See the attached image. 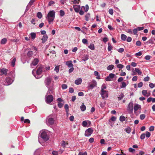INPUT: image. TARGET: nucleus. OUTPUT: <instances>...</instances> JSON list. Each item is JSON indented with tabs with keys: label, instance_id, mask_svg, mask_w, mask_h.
<instances>
[{
	"label": "nucleus",
	"instance_id": "52",
	"mask_svg": "<svg viewBox=\"0 0 155 155\" xmlns=\"http://www.w3.org/2000/svg\"><path fill=\"white\" fill-rule=\"evenodd\" d=\"M87 123L86 121H84L82 122V125L84 127H86L87 126Z\"/></svg>",
	"mask_w": 155,
	"mask_h": 155
},
{
	"label": "nucleus",
	"instance_id": "46",
	"mask_svg": "<svg viewBox=\"0 0 155 155\" xmlns=\"http://www.w3.org/2000/svg\"><path fill=\"white\" fill-rule=\"evenodd\" d=\"M147 44H154V41L152 39H150L149 41L146 42Z\"/></svg>",
	"mask_w": 155,
	"mask_h": 155
},
{
	"label": "nucleus",
	"instance_id": "32",
	"mask_svg": "<svg viewBox=\"0 0 155 155\" xmlns=\"http://www.w3.org/2000/svg\"><path fill=\"white\" fill-rule=\"evenodd\" d=\"M88 48L92 50H94L95 49L94 45L93 44H91L89 45L88 46Z\"/></svg>",
	"mask_w": 155,
	"mask_h": 155
},
{
	"label": "nucleus",
	"instance_id": "43",
	"mask_svg": "<svg viewBox=\"0 0 155 155\" xmlns=\"http://www.w3.org/2000/svg\"><path fill=\"white\" fill-rule=\"evenodd\" d=\"M88 59V56L87 55H84V57H83L82 60L85 61L87 60Z\"/></svg>",
	"mask_w": 155,
	"mask_h": 155
},
{
	"label": "nucleus",
	"instance_id": "34",
	"mask_svg": "<svg viewBox=\"0 0 155 155\" xmlns=\"http://www.w3.org/2000/svg\"><path fill=\"white\" fill-rule=\"evenodd\" d=\"M90 17V15L89 13H88L85 16V20L87 21L89 20V19Z\"/></svg>",
	"mask_w": 155,
	"mask_h": 155
},
{
	"label": "nucleus",
	"instance_id": "6",
	"mask_svg": "<svg viewBox=\"0 0 155 155\" xmlns=\"http://www.w3.org/2000/svg\"><path fill=\"white\" fill-rule=\"evenodd\" d=\"M54 122V118L51 117L50 116H48L46 119V123L48 125L53 124Z\"/></svg>",
	"mask_w": 155,
	"mask_h": 155
},
{
	"label": "nucleus",
	"instance_id": "24",
	"mask_svg": "<svg viewBox=\"0 0 155 155\" xmlns=\"http://www.w3.org/2000/svg\"><path fill=\"white\" fill-rule=\"evenodd\" d=\"M142 94L144 96H149V94H148L147 90H143L142 91Z\"/></svg>",
	"mask_w": 155,
	"mask_h": 155
},
{
	"label": "nucleus",
	"instance_id": "56",
	"mask_svg": "<svg viewBox=\"0 0 155 155\" xmlns=\"http://www.w3.org/2000/svg\"><path fill=\"white\" fill-rule=\"evenodd\" d=\"M124 51V49L123 48H120L118 50V51L120 53H122Z\"/></svg>",
	"mask_w": 155,
	"mask_h": 155
},
{
	"label": "nucleus",
	"instance_id": "62",
	"mask_svg": "<svg viewBox=\"0 0 155 155\" xmlns=\"http://www.w3.org/2000/svg\"><path fill=\"white\" fill-rule=\"evenodd\" d=\"M74 70V68L71 67L69 70L68 72L69 73H71Z\"/></svg>",
	"mask_w": 155,
	"mask_h": 155
},
{
	"label": "nucleus",
	"instance_id": "45",
	"mask_svg": "<svg viewBox=\"0 0 155 155\" xmlns=\"http://www.w3.org/2000/svg\"><path fill=\"white\" fill-rule=\"evenodd\" d=\"M146 115L145 114H141L140 115V118L141 120H143L145 118Z\"/></svg>",
	"mask_w": 155,
	"mask_h": 155
},
{
	"label": "nucleus",
	"instance_id": "25",
	"mask_svg": "<svg viewBox=\"0 0 155 155\" xmlns=\"http://www.w3.org/2000/svg\"><path fill=\"white\" fill-rule=\"evenodd\" d=\"M127 38V37L126 35L124 34H122L121 35V39L123 41H125L126 38Z\"/></svg>",
	"mask_w": 155,
	"mask_h": 155
},
{
	"label": "nucleus",
	"instance_id": "21",
	"mask_svg": "<svg viewBox=\"0 0 155 155\" xmlns=\"http://www.w3.org/2000/svg\"><path fill=\"white\" fill-rule=\"evenodd\" d=\"M81 9L84 10L86 12H87L89 9V6L87 5H85V7L82 6Z\"/></svg>",
	"mask_w": 155,
	"mask_h": 155
},
{
	"label": "nucleus",
	"instance_id": "63",
	"mask_svg": "<svg viewBox=\"0 0 155 155\" xmlns=\"http://www.w3.org/2000/svg\"><path fill=\"white\" fill-rule=\"evenodd\" d=\"M123 77H120L117 80V81L118 82H120L122 81L123 80Z\"/></svg>",
	"mask_w": 155,
	"mask_h": 155
},
{
	"label": "nucleus",
	"instance_id": "64",
	"mask_svg": "<svg viewBox=\"0 0 155 155\" xmlns=\"http://www.w3.org/2000/svg\"><path fill=\"white\" fill-rule=\"evenodd\" d=\"M78 155H87V153L86 152L83 153V152H80L79 153Z\"/></svg>",
	"mask_w": 155,
	"mask_h": 155
},
{
	"label": "nucleus",
	"instance_id": "35",
	"mask_svg": "<svg viewBox=\"0 0 155 155\" xmlns=\"http://www.w3.org/2000/svg\"><path fill=\"white\" fill-rule=\"evenodd\" d=\"M33 54V52L32 51H29L27 54V55L29 57H32Z\"/></svg>",
	"mask_w": 155,
	"mask_h": 155
},
{
	"label": "nucleus",
	"instance_id": "8",
	"mask_svg": "<svg viewBox=\"0 0 155 155\" xmlns=\"http://www.w3.org/2000/svg\"><path fill=\"white\" fill-rule=\"evenodd\" d=\"M45 101L47 104H50L53 101V97L52 95L45 96Z\"/></svg>",
	"mask_w": 155,
	"mask_h": 155
},
{
	"label": "nucleus",
	"instance_id": "14",
	"mask_svg": "<svg viewBox=\"0 0 155 155\" xmlns=\"http://www.w3.org/2000/svg\"><path fill=\"white\" fill-rule=\"evenodd\" d=\"M73 8L75 12H78L80 10V6L79 5H73Z\"/></svg>",
	"mask_w": 155,
	"mask_h": 155
},
{
	"label": "nucleus",
	"instance_id": "27",
	"mask_svg": "<svg viewBox=\"0 0 155 155\" xmlns=\"http://www.w3.org/2000/svg\"><path fill=\"white\" fill-rule=\"evenodd\" d=\"M16 61V58H14L11 61V65L12 67H14Z\"/></svg>",
	"mask_w": 155,
	"mask_h": 155
},
{
	"label": "nucleus",
	"instance_id": "57",
	"mask_svg": "<svg viewBox=\"0 0 155 155\" xmlns=\"http://www.w3.org/2000/svg\"><path fill=\"white\" fill-rule=\"evenodd\" d=\"M35 0H31L29 3L28 5H30V7L33 4V2L35 1Z\"/></svg>",
	"mask_w": 155,
	"mask_h": 155
},
{
	"label": "nucleus",
	"instance_id": "59",
	"mask_svg": "<svg viewBox=\"0 0 155 155\" xmlns=\"http://www.w3.org/2000/svg\"><path fill=\"white\" fill-rule=\"evenodd\" d=\"M136 28H137L138 31H140L143 30L144 29V27H137Z\"/></svg>",
	"mask_w": 155,
	"mask_h": 155
},
{
	"label": "nucleus",
	"instance_id": "29",
	"mask_svg": "<svg viewBox=\"0 0 155 155\" xmlns=\"http://www.w3.org/2000/svg\"><path fill=\"white\" fill-rule=\"evenodd\" d=\"M114 65H112V64H111V65H109V66H108L107 67V69L108 70H110V71H111L114 68Z\"/></svg>",
	"mask_w": 155,
	"mask_h": 155
},
{
	"label": "nucleus",
	"instance_id": "7",
	"mask_svg": "<svg viewBox=\"0 0 155 155\" xmlns=\"http://www.w3.org/2000/svg\"><path fill=\"white\" fill-rule=\"evenodd\" d=\"M52 81L51 78L50 77H48L46 78L45 81V84L47 87H49L51 86V82Z\"/></svg>",
	"mask_w": 155,
	"mask_h": 155
},
{
	"label": "nucleus",
	"instance_id": "37",
	"mask_svg": "<svg viewBox=\"0 0 155 155\" xmlns=\"http://www.w3.org/2000/svg\"><path fill=\"white\" fill-rule=\"evenodd\" d=\"M66 144H68V143H66L64 140H63L62 141L61 145L64 148L65 147Z\"/></svg>",
	"mask_w": 155,
	"mask_h": 155
},
{
	"label": "nucleus",
	"instance_id": "60",
	"mask_svg": "<svg viewBox=\"0 0 155 155\" xmlns=\"http://www.w3.org/2000/svg\"><path fill=\"white\" fill-rule=\"evenodd\" d=\"M109 13L111 15H113V10L112 9H110L109 10Z\"/></svg>",
	"mask_w": 155,
	"mask_h": 155
},
{
	"label": "nucleus",
	"instance_id": "31",
	"mask_svg": "<svg viewBox=\"0 0 155 155\" xmlns=\"http://www.w3.org/2000/svg\"><path fill=\"white\" fill-rule=\"evenodd\" d=\"M108 51H110L113 48V47L111 46V44L110 43H108Z\"/></svg>",
	"mask_w": 155,
	"mask_h": 155
},
{
	"label": "nucleus",
	"instance_id": "1",
	"mask_svg": "<svg viewBox=\"0 0 155 155\" xmlns=\"http://www.w3.org/2000/svg\"><path fill=\"white\" fill-rule=\"evenodd\" d=\"M44 69V66H41L38 68L36 72L35 70H33L32 71V73L36 79L40 78L42 76L41 74L42 73V71Z\"/></svg>",
	"mask_w": 155,
	"mask_h": 155
},
{
	"label": "nucleus",
	"instance_id": "11",
	"mask_svg": "<svg viewBox=\"0 0 155 155\" xmlns=\"http://www.w3.org/2000/svg\"><path fill=\"white\" fill-rule=\"evenodd\" d=\"M5 81L6 83L5 85H8L11 84L13 82L14 80L10 77H7L6 78Z\"/></svg>",
	"mask_w": 155,
	"mask_h": 155
},
{
	"label": "nucleus",
	"instance_id": "26",
	"mask_svg": "<svg viewBox=\"0 0 155 155\" xmlns=\"http://www.w3.org/2000/svg\"><path fill=\"white\" fill-rule=\"evenodd\" d=\"M124 97V95L122 93H121L120 94L119 96L117 97V99L118 101H120Z\"/></svg>",
	"mask_w": 155,
	"mask_h": 155
},
{
	"label": "nucleus",
	"instance_id": "20",
	"mask_svg": "<svg viewBox=\"0 0 155 155\" xmlns=\"http://www.w3.org/2000/svg\"><path fill=\"white\" fill-rule=\"evenodd\" d=\"M81 9L84 10L86 12H87L89 9V6L87 5H85V7L82 6Z\"/></svg>",
	"mask_w": 155,
	"mask_h": 155
},
{
	"label": "nucleus",
	"instance_id": "42",
	"mask_svg": "<svg viewBox=\"0 0 155 155\" xmlns=\"http://www.w3.org/2000/svg\"><path fill=\"white\" fill-rule=\"evenodd\" d=\"M37 16L39 18H41L42 16L41 13V12H38L37 13Z\"/></svg>",
	"mask_w": 155,
	"mask_h": 155
},
{
	"label": "nucleus",
	"instance_id": "30",
	"mask_svg": "<svg viewBox=\"0 0 155 155\" xmlns=\"http://www.w3.org/2000/svg\"><path fill=\"white\" fill-rule=\"evenodd\" d=\"M127 85L126 83L124 82H122L121 83V85L120 86V87L121 88H124L126 87Z\"/></svg>",
	"mask_w": 155,
	"mask_h": 155
},
{
	"label": "nucleus",
	"instance_id": "28",
	"mask_svg": "<svg viewBox=\"0 0 155 155\" xmlns=\"http://www.w3.org/2000/svg\"><path fill=\"white\" fill-rule=\"evenodd\" d=\"M30 35L32 40H34L36 37V34L34 32H31L30 33Z\"/></svg>",
	"mask_w": 155,
	"mask_h": 155
},
{
	"label": "nucleus",
	"instance_id": "15",
	"mask_svg": "<svg viewBox=\"0 0 155 155\" xmlns=\"http://www.w3.org/2000/svg\"><path fill=\"white\" fill-rule=\"evenodd\" d=\"M141 106L138 104H136L134 106V112L137 111L139 108H141Z\"/></svg>",
	"mask_w": 155,
	"mask_h": 155
},
{
	"label": "nucleus",
	"instance_id": "40",
	"mask_svg": "<svg viewBox=\"0 0 155 155\" xmlns=\"http://www.w3.org/2000/svg\"><path fill=\"white\" fill-rule=\"evenodd\" d=\"M125 120V118L124 116H121L120 117V121L123 122Z\"/></svg>",
	"mask_w": 155,
	"mask_h": 155
},
{
	"label": "nucleus",
	"instance_id": "47",
	"mask_svg": "<svg viewBox=\"0 0 155 155\" xmlns=\"http://www.w3.org/2000/svg\"><path fill=\"white\" fill-rule=\"evenodd\" d=\"M117 68L120 69H122L124 67V66L122 64H118L117 65Z\"/></svg>",
	"mask_w": 155,
	"mask_h": 155
},
{
	"label": "nucleus",
	"instance_id": "13",
	"mask_svg": "<svg viewBox=\"0 0 155 155\" xmlns=\"http://www.w3.org/2000/svg\"><path fill=\"white\" fill-rule=\"evenodd\" d=\"M38 62L39 60L38 58L34 59L31 64V66L33 67V66L36 65L38 63Z\"/></svg>",
	"mask_w": 155,
	"mask_h": 155
},
{
	"label": "nucleus",
	"instance_id": "3",
	"mask_svg": "<svg viewBox=\"0 0 155 155\" xmlns=\"http://www.w3.org/2000/svg\"><path fill=\"white\" fill-rule=\"evenodd\" d=\"M41 137L44 141H47L49 138L48 132L46 131H42L41 133Z\"/></svg>",
	"mask_w": 155,
	"mask_h": 155
},
{
	"label": "nucleus",
	"instance_id": "36",
	"mask_svg": "<svg viewBox=\"0 0 155 155\" xmlns=\"http://www.w3.org/2000/svg\"><path fill=\"white\" fill-rule=\"evenodd\" d=\"M135 71L137 73L138 75H141L142 74V72L138 68H135Z\"/></svg>",
	"mask_w": 155,
	"mask_h": 155
},
{
	"label": "nucleus",
	"instance_id": "48",
	"mask_svg": "<svg viewBox=\"0 0 155 155\" xmlns=\"http://www.w3.org/2000/svg\"><path fill=\"white\" fill-rule=\"evenodd\" d=\"M145 136L149 138L150 136V134L149 132L147 131L146 132Z\"/></svg>",
	"mask_w": 155,
	"mask_h": 155
},
{
	"label": "nucleus",
	"instance_id": "54",
	"mask_svg": "<svg viewBox=\"0 0 155 155\" xmlns=\"http://www.w3.org/2000/svg\"><path fill=\"white\" fill-rule=\"evenodd\" d=\"M67 87V85L66 84H63L62 85V88L63 89H66Z\"/></svg>",
	"mask_w": 155,
	"mask_h": 155
},
{
	"label": "nucleus",
	"instance_id": "41",
	"mask_svg": "<svg viewBox=\"0 0 155 155\" xmlns=\"http://www.w3.org/2000/svg\"><path fill=\"white\" fill-rule=\"evenodd\" d=\"M107 87L105 84H103L101 87V91H104V89L106 88Z\"/></svg>",
	"mask_w": 155,
	"mask_h": 155
},
{
	"label": "nucleus",
	"instance_id": "4",
	"mask_svg": "<svg viewBox=\"0 0 155 155\" xmlns=\"http://www.w3.org/2000/svg\"><path fill=\"white\" fill-rule=\"evenodd\" d=\"M91 84L90 82L87 83L88 87L91 89H93L94 87L97 86V83L96 81L94 80H93L91 82Z\"/></svg>",
	"mask_w": 155,
	"mask_h": 155
},
{
	"label": "nucleus",
	"instance_id": "61",
	"mask_svg": "<svg viewBox=\"0 0 155 155\" xmlns=\"http://www.w3.org/2000/svg\"><path fill=\"white\" fill-rule=\"evenodd\" d=\"M129 152L132 153H133L135 151V150L134 149L132 148H130L129 149Z\"/></svg>",
	"mask_w": 155,
	"mask_h": 155
},
{
	"label": "nucleus",
	"instance_id": "16",
	"mask_svg": "<svg viewBox=\"0 0 155 155\" xmlns=\"http://www.w3.org/2000/svg\"><path fill=\"white\" fill-rule=\"evenodd\" d=\"M53 84H52V85L51 86L49 87H47L48 89V91H49V93L50 94H53L54 91H53Z\"/></svg>",
	"mask_w": 155,
	"mask_h": 155
},
{
	"label": "nucleus",
	"instance_id": "33",
	"mask_svg": "<svg viewBox=\"0 0 155 155\" xmlns=\"http://www.w3.org/2000/svg\"><path fill=\"white\" fill-rule=\"evenodd\" d=\"M80 108L81 111H84L86 109V106L84 104H82Z\"/></svg>",
	"mask_w": 155,
	"mask_h": 155
},
{
	"label": "nucleus",
	"instance_id": "55",
	"mask_svg": "<svg viewBox=\"0 0 155 155\" xmlns=\"http://www.w3.org/2000/svg\"><path fill=\"white\" fill-rule=\"evenodd\" d=\"M54 70L57 72L58 73L59 71V67L58 66H56L54 69Z\"/></svg>",
	"mask_w": 155,
	"mask_h": 155
},
{
	"label": "nucleus",
	"instance_id": "5",
	"mask_svg": "<svg viewBox=\"0 0 155 155\" xmlns=\"http://www.w3.org/2000/svg\"><path fill=\"white\" fill-rule=\"evenodd\" d=\"M133 103L132 102H130L127 107L128 113L131 114L133 113Z\"/></svg>",
	"mask_w": 155,
	"mask_h": 155
},
{
	"label": "nucleus",
	"instance_id": "22",
	"mask_svg": "<svg viewBox=\"0 0 155 155\" xmlns=\"http://www.w3.org/2000/svg\"><path fill=\"white\" fill-rule=\"evenodd\" d=\"M8 71V69L4 68H2V71L1 72L2 74H5V75H7Z\"/></svg>",
	"mask_w": 155,
	"mask_h": 155
},
{
	"label": "nucleus",
	"instance_id": "44",
	"mask_svg": "<svg viewBox=\"0 0 155 155\" xmlns=\"http://www.w3.org/2000/svg\"><path fill=\"white\" fill-rule=\"evenodd\" d=\"M125 131L127 133H130L131 132L130 128L129 127L125 129Z\"/></svg>",
	"mask_w": 155,
	"mask_h": 155
},
{
	"label": "nucleus",
	"instance_id": "12",
	"mask_svg": "<svg viewBox=\"0 0 155 155\" xmlns=\"http://www.w3.org/2000/svg\"><path fill=\"white\" fill-rule=\"evenodd\" d=\"M115 76V75L113 73H110L109 76L106 77L105 78V80L107 81H111V79L114 78Z\"/></svg>",
	"mask_w": 155,
	"mask_h": 155
},
{
	"label": "nucleus",
	"instance_id": "17",
	"mask_svg": "<svg viewBox=\"0 0 155 155\" xmlns=\"http://www.w3.org/2000/svg\"><path fill=\"white\" fill-rule=\"evenodd\" d=\"M66 64L69 68H71L73 66V64L72 63V61H66Z\"/></svg>",
	"mask_w": 155,
	"mask_h": 155
},
{
	"label": "nucleus",
	"instance_id": "18",
	"mask_svg": "<svg viewBox=\"0 0 155 155\" xmlns=\"http://www.w3.org/2000/svg\"><path fill=\"white\" fill-rule=\"evenodd\" d=\"M82 81V79L81 78H79L75 81V83L77 85H79L81 83Z\"/></svg>",
	"mask_w": 155,
	"mask_h": 155
},
{
	"label": "nucleus",
	"instance_id": "19",
	"mask_svg": "<svg viewBox=\"0 0 155 155\" xmlns=\"http://www.w3.org/2000/svg\"><path fill=\"white\" fill-rule=\"evenodd\" d=\"M48 39V36L47 35H44L43 36V38H42V42L43 43H45L46 41Z\"/></svg>",
	"mask_w": 155,
	"mask_h": 155
},
{
	"label": "nucleus",
	"instance_id": "53",
	"mask_svg": "<svg viewBox=\"0 0 155 155\" xmlns=\"http://www.w3.org/2000/svg\"><path fill=\"white\" fill-rule=\"evenodd\" d=\"M54 4L55 2L54 1H51L49 2L48 5L49 6H50L53 5H54Z\"/></svg>",
	"mask_w": 155,
	"mask_h": 155
},
{
	"label": "nucleus",
	"instance_id": "39",
	"mask_svg": "<svg viewBox=\"0 0 155 155\" xmlns=\"http://www.w3.org/2000/svg\"><path fill=\"white\" fill-rule=\"evenodd\" d=\"M60 16L61 17L65 15L64 11L62 10H61L59 11Z\"/></svg>",
	"mask_w": 155,
	"mask_h": 155
},
{
	"label": "nucleus",
	"instance_id": "58",
	"mask_svg": "<svg viewBox=\"0 0 155 155\" xmlns=\"http://www.w3.org/2000/svg\"><path fill=\"white\" fill-rule=\"evenodd\" d=\"M142 54V53L140 51H139L138 53H136L135 55L136 56H140Z\"/></svg>",
	"mask_w": 155,
	"mask_h": 155
},
{
	"label": "nucleus",
	"instance_id": "50",
	"mask_svg": "<svg viewBox=\"0 0 155 155\" xmlns=\"http://www.w3.org/2000/svg\"><path fill=\"white\" fill-rule=\"evenodd\" d=\"M136 45L138 46H140L141 45V43L140 41H136Z\"/></svg>",
	"mask_w": 155,
	"mask_h": 155
},
{
	"label": "nucleus",
	"instance_id": "51",
	"mask_svg": "<svg viewBox=\"0 0 155 155\" xmlns=\"http://www.w3.org/2000/svg\"><path fill=\"white\" fill-rule=\"evenodd\" d=\"M145 134H142L140 136V138L141 140H143L145 138Z\"/></svg>",
	"mask_w": 155,
	"mask_h": 155
},
{
	"label": "nucleus",
	"instance_id": "10",
	"mask_svg": "<svg viewBox=\"0 0 155 155\" xmlns=\"http://www.w3.org/2000/svg\"><path fill=\"white\" fill-rule=\"evenodd\" d=\"M100 94L102 98L103 99H105L108 97V91H101Z\"/></svg>",
	"mask_w": 155,
	"mask_h": 155
},
{
	"label": "nucleus",
	"instance_id": "23",
	"mask_svg": "<svg viewBox=\"0 0 155 155\" xmlns=\"http://www.w3.org/2000/svg\"><path fill=\"white\" fill-rule=\"evenodd\" d=\"M7 41V40L6 38H3L0 41V43L2 45H4L6 43Z\"/></svg>",
	"mask_w": 155,
	"mask_h": 155
},
{
	"label": "nucleus",
	"instance_id": "9",
	"mask_svg": "<svg viewBox=\"0 0 155 155\" xmlns=\"http://www.w3.org/2000/svg\"><path fill=\"white\" fill-rule=\"evenodd\" d=\"M93 132V129L91 128H89L85 130L84 135L86 137H89L91 135Z\"/></svg>",
	"mask_w": 155,
	"mask_h": 155
},
{
	"label": "nucleus",
	"instance_id": "2",
	"mask_svg": "<svg viewBox=\"0 0 155 155\" xmlns=\"http://www.w3.org/2000/svg\"><path fill=\"white\" fill-rule=\"evenodd\" d=\"M55 15V12L54 10H51L49 11L46 17L49 24H51L54 21Z\"/></svg>",
	"mask_w": 155,
	"mask_h": 155
},
{
	"label": "nucleus",
	"instance_id": "49",
	"mask_svg": "<svg viewBox=\"0 0 155 155\" xmlns=\"http://www.w3.org/2000/svg\"><path fill=\"white\" fill-rule=\"evenodd\" d=\"M82 43L84 44H87V41L85 38H84L82 40Z\"/></svg>",
	"mask_w": 155,
	"mask_h": 155
},
{
	"label": "nucleus",
	"instance_id": "38",
	"mask_svg": "<svg viewBox=\"0 0 155 155\" xmlns=\"http://www.w3.org/2000/svg\"><path fill=\"white\" fill-rule=\"evenodd\" d=\"M64 108L65 109L66 112L68 113V112H69V106L68 104H65L64 105Z\"/></svg>",
	"mask_w": 155,
	"mask_h": 155
}]
</instances>
